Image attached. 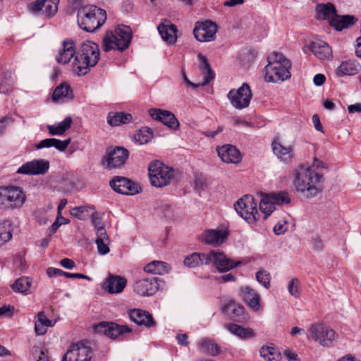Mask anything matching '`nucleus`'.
Wrapping results in <instances>:
<instances>
[{"label":"nucleus","instance_id":"1","mask_svg":"<svg viewBox=\"0 0 361 361\" xmlns=\"http://www.w3.org/2000/svg\"><path fill=\"white\" fill-rule=\"evenodd\" d=\"M324 169H327L326 165L317 157L310 166L300 165L293 171L295 190L307 198L316 197L322 191L324 174L322 170Z\"/></svg>","mask_w":361,"mask_h":361},{"label":"nucleus","instance_id":"2","mask_svg":"<svg viewBox=\"0 0 361 361\" xmlns=\"http://www.w3.org/2000/svg\"><path fill=\"white\" fill-rule=\"evenodd\" d=\"M106 20V11L94 5H86L78 11V24L87 32H92L99 29Z\"/></svg>","mask_w":361,"mask_h":361},{"label":"nucleus","instance_id":"3","mask_svg":"<svg viewBox=\"0 0 361 361\" xmlns=\"http://www.w3.org/2000/svg\"><path fill=\"white\" fill-rule=\"evenodd\" d=\"M100 52L97 44L84 42L72 61L73 68H93L99 60Z\"/></svg>","mask_w":361,"mask_h":361},{"label":"nucleus","instance_id":"4","mask_svg":"<svg viewBox=\"0 0 361 361\" xmlns=\"http://www.w3.org/2000/svg\"><path fill=\"white\" fill-rule=\"evenodd\" d=\"M148 171L150 183L157 188L168 185L175 176L173 168L159 161L151 162L148 166Z\"/></svg>","mask_w":361,"mask_h":361},{"label":"nucleus","instance_id":"5","mask_svg":"<svg viewBox=\"0 0 361 361\" xmlns=\"http://www.w3.org/2000/svg\"><path fill=\"white\" fill-rule=\"evenodd\" d=\"M131 33L127 27L116 29L115 32H107L103 39V49L109 51L111 49L123 51L126 49L131 42Z\"/></svg>","mask_w":361,"mask_h":361},{"label":"nucleus","instance_id":"6","mask_svg":"<svg viewBox=\"0 0 361 361\" xmlns=\"http://www.w3.org/2000/svg\"><path fill=\"white\" fill-rule=\"evenodd\" d=\"M236 212L249 224H255L259 219L257 202L252 195H245L234 204Z\"/></svg>","mask_w":361,"mask_h":361},{"label":"nucleus","instance_id":"7","mask_svg":"<svg viewBox=\"0 0 361 361\" xmlns=\"http://www.w3.org/2000/svg\"><path fill=\"white\" fill-rule=\"evenodd\" d=\"M25 196L19 187L8 186L0 188V205L7 209L20 207Z\"/></svg>","mask_w":361,"mask_h":361},{"label":"nucleus","instance_id":"8","mask_svg":"<svg viewBox=\"0 0 361 361\" xmlns=\"http://www.w3.org/2000/svg\"><path fill=\"white\" fill-rule=\"evenodd\" d=\"M227 97L233 107L243 109L249 106L252 94L250 86L243 83L238 90H231Z\"/></svg>","mask_w":361,"mask_h":361},{"label":"nucleus","instance_id":"9","mask_svg":"<svg viewBox=\"0 0 361 361\" xmlns=\"http://www.w3.org/2000/svg\"><path fill=\"white\" fill-rule=\"evenodd\" d=\"M309 337L323 346H329L335 339L336 332L324 324L317 323L309 329Z\"/></svg>","mask_w":361,"mask_h":361},{"label":"nucleus","instance_id":"10","mask_svg":"<svg viewBox=\"0 0 361 361\" xmlns=\"http://www.w3.org/2000/svg\"><path fill=\"white\" fill-rule=\"evenodd\" d=\"M129 156L128 151L121 147L109 150L102 159V164L107 170L119 168L123 166Z\"/></svg>","mask_w":361,"mask_h":361},{"label":"nucleus","instance_id":"11","mask_svg":"<svg viewBox=\"0 0 361 361\" xmlns=\"http://www.w3.org/2000/svg\"><path fill=\"white\" fill-rule=\"evenodd\" d=\"M207 259L206 264H213L220 272L228 271L241 264L240 261L235 262L227 258L224 252L217 250H212L207 253Z\"/></svg>","mask_w":361,"mask_h":361},{"label":"nucleus","instance_id":"12","mask_svg":"<svg viewBox=\"0 0 361 361\" xmlns=\"http://www.w3.org/2000/svg\"><path fill=\"white\" fill-rule=\"evenodd\" d=\"M92 349L84 343L72 344L63 357L61 361H90Z\"/></svg>","mask_w":361,"mask_h":361},{"label":"nucleus","instance_id":"13","mask_svg":"<svg viewBox=\"0 0 361 361\" xmlns=\"http://www.w3.org/2000/svg\"><path fill=\"white\" fill-rule=\"evenodd\" d=\"M110 186L115 192L126 195H134L141 191L139 184L121 176H116L112 179L110 181Z\"/></svg>","mask_w":361,"mask_h":361},{"label":"nucleus","instance_id":"14","mask_svg":"<svg viewBox=\"0 0 361 361\" xmlns=\"http://www.w3.org/2000/svg\"><path fill=\"white\" fill-rule=\"evenodd\" d=\"M160 279L157 276L143 278L134 283L133 290L140 296H152L160 288Z\"/></svg>","mask_w":361,"mask_h":361},{"label":"nucleus","instance_id":"15","mask_svg":"<svg viewBox=\"0 0 361 361\" xmlns=\"http://www.w3.org/2000/svg\"><path fill=\"white\" fill-rule=\"evenodd\" d=\"M131 331L128 326L118 325L114 322H102L94 326L96 333L104 334L111 339L119 338Z\"/></svg>","mask_w":361,"mask_h":361},{"label":"nucleus","instance_id":"16","mask_svg":"<svg viewBox=\"0 0 361 361\" xmlns=\"http://www.w3.org/2000/svg\"><path fill=\"white\" fill-rule=\"evenodd\" d=\"M216 31V25L212 21L207 20L203 23H196L193 34L200 42H209L214 39Z\"/></svg>","mask_w":361,"mask_h":361},{"label":"nucleus","instance_id":"17","mask_svg":"<svg viewBox=\"0 0 361 361\" xmlns=\"http://www.w3.org/2000/svg\"><path fill=\"white\" fill-rule=\"evenodd\" d=\"M49 169V162L45 159H34L23 164L18 170L20 174L35 176L46 173Z\"/></svg>","mask_w":361,"mask_h":361},{"label":"nucleus","instance_id":"18","mask_svg":"<svg viewBox=\"0 0 361 361\" xmlns=\"http://www.w3.org/2000/svg\"><path fill=\"white\" fill-rule=\"evenodd\" d=\"M148 114L152 118L161 122L170 129L176 130L179 128L180 123L178 120L175 115L169 111L161 109H149Z\"/></svg>","mask_w":361,"mask_h":361},{"label":"nucleus","instance_id":"19","mask_svg":"<svg viewBox=\"0 0 361 361\" xmlns=\"http://www.w3.org/2000/svg\"><path fill=\"white\" fill-rule=\"evenodd\" d=\"M305 53H312L320 60L329 59L332 56V51L329 44L322 40H316L303 47Z\"/></svg>","mask_w":361,"mask_h":361},{"label":"nucleus","instance_id":"20","mask_svg":"<svg viewBox=\"0 0 361 361\" xmlns=\"http://www.w3.org/2000/svg\"><path fill=\"white\" fill-rule=\"evenodd\" d=\"M76 55L74 41L71 39H66L62 42L61 47L56 56V60L57 63L66 65L71 61L72 62Z\"/></svg>","mask_w":361,"mask_h":361},{"label":"nucleus","instance_id":"21","mask_svg":"<svg viewBox=\"0 0 361 361\" xmlns=\"http://www.w3.org/2000/svg\"><path fill=\"white\" fill-rule=\"evenodd\" d=\"M228 235V232L222 229H208L201 236V241L204 244L218 246L224 243Z\"/></svg>","mask_w":361,"mask_h":361},{"label":"nucleus","instance_id":"22","mask_svg":"<svg viewBox=\"0 0 361 361\" xmlns=\"http://www.w3.org/2000/svg\"><path fill=\"white\" fill-rule=\"evenodd\" d=\"M59 0H37L29 5V9L32 13L42 11L48 16L55 15L58 10Z\"/></svg>","mask_w":361,"mask_h":361},{"label":"nucleus","instance_id":"23","mask_svg":"<svg viewBox=\"0 0 361 361\" xmlns=\"http://www.w3.org/2000/svg\"><path fill=\"white\" fill-rule=\"evenodd\" d=\"M128 315L130 320L137 325H144L150 328L156 325L152 315L148 312L140 309H133L128 311Z\"/></svg>","mask_w":361,"mask_h":361},{"label":"nucleus","instance_id":"24","mask_svg":"<svg viewBox=\"0 0 361 361\" xmlns=\"http://www.w3.org/2000/svg\"><path fill=\"white\" fill-rule=\"evenodd\" d=\"M221 160L226 163L238 164L241 160L240 151L231 145H224L217 149Z\"/></svg>","mask_w":361,"mask_h":361},{"label":"nucleus","instance_id":"25","mask_svg":"<svg viewBox=\"0 0 361 361\" xmlns=\"http://www.w3.org/2000/svg\"><path fill=\"white\" fill-rule=\"evenodd\" d=\"M267 65L265 68H291L292 63L283 54L274 51L269 54L267 58Z\"/></svg>","mask_w":361,"mask_h":361},{"label":"nucleus","instance_id":"26","mask_svg":"<svg viewBox=\"0 0 361 361\" xmlns=\"http://www.w3.org/2000/svg\"><path fill=\"white\" fill-rule=\"evenodd\" d=\"M126 283V280L121 276L109 275L104 284V288L109 293H119L123 291Z\"/></svg>","mask_w":361,"mask_h":361},{"label":"nucleus","instance_id":"27","mask_svg":"<svg viewBox=\"0 0 361 361\" xmlns=\"http://www.w3.org/2000/svg\"><path fill=\"white\" fill-rule=\"evenodd\" d=\"M244 301L254 311H257L260 307V295L249 286L240 288Z\"/></svg>","mask_w":361,"mask_h":361},{"label":"nucleus","instance_id":"28","mask_svg":"<svg viewBox=\"0 0 361 361\" xmlns=\"http://www.w3.org/2000/svg\"><path fill=\"white\" fill-rule=\"evenodd\" d=\"M274 154L285 163H289L293 158V149L292 147H285L278 141H274L271 144Z\"/></svg>","mask_w":361,"mask_h":361},{"label":"nucleus","instance_id":"29","mask_svg":"<svg viewBox=\"0 0 361 361\" xmlns=\"http://www.w3.org/2000/svg\"><path fill=\"white\" fill-rule=\"evenodd\" d=\"M290 75L289 69H266L264 80L267 82L280 83Z\"/></svg>","mask_w":361,"mask_h":361},{"label":"nucleus","instance_id":"30","mask_svg":"<svg viewBox=\"0 0 361 361\" xmlns=\"http://www.w3.org/2000/svg\"><path fill=\"white\" fill-rule=\"evenodd\" d=\"M197 349L201 353L211 356H216L221 351L215 341L209 338H202L197 343Z\"/></svg>","mask_w":361,"mask_h":361},{"label":"nucleus","instance_id":"31","mask_svg":"<svg viewBox=\"0 0 361 361\" xmlns=\"http://www.w3.org/2000/svg\"><path fill=\"white\" fill-rule=\"evenodd\" d=\"M257 56V51L254 49L245 48L240 50L237 58V65L250 67L254 65Z\"/></svg>","mask_w":361,"mask_h":361},{"label":"nucleus","instance_id":"32","mask_svg":"<svg viewBox=\"0 0 361 361\" xmlns=\"http://www.w3.org/2000/svg\"><path fill=\"white\" fill-rule=\"evenodd\" d=\"M182 76L185 83L188 87H191L192 89H196L200 86H205L209 84L211 81H212L215 78V73L212 69H202V75L204 77V80L201 82H191L187 77L185 73L182 71L181 72Z\"/></svg>","mask_w":361,"mask_h":361},{"label":"nucleus","instance_id":"33","mask_svg":"<svg viewBox=\"0 0 361 361\" xmlns=\"http://www.w3.org/2000/svg\"><path fill=\"white\" fill-rule=\"evenodd\" d=\"M159 32L165 42L169 44H173L176 42L177 39V28L173 24H160L158 26Z\"/></svg>","mask_w":361,"mask_h":361},{"label":"nucleus","instance_id":"34","mask_svg":"<svg viewBox=\"0 0 361 361\" xmlns=\"http://www.w3.org/2000/svg\"><path fill=\"white\" fill-rule=\"evenodd\" d=\"M73 98V93L68 83H62L56 87L54 91L52 99L54 101L66 102Z\"/></svg>","mask_w":361,"mask_h":361},{"label":"nucleus","instance_id":"35","mask_svg":"<svg viewBox=\"0 0 361 361\" xmlns=\"http://www.w3.org/2000/svg\"><path fill=\"white\" fill-rule=\"evenodd\" d=\"M226 327L231 334L241 339H249L255 336L254 331L250 328H244L234 323L228 324Z\"/></svg>","mask_w":361,"mask_h":361},{"label":"nucleus","instance_id":"36","mask_svg":"<svg viewBox=\"0 0 361 361\" xmlns=\"http://www.w3.org/2000/svg\"><path fill=\"white\" fill-rule=\"evenodd\" d=\"M132 115L124 112H110L107 116V122L111 126H118L128 123L132 120Z\"/></svg>","mask_w":361,"mask_h":361},{"label":"nucleus","instance_id":"37","mask_svg":"<svg viewBox=\"0 0 361 361\" xmlns=\"http://www.w3.org/2000/svg\"><path fill=\"white\" fill-rule=\"evenodd\" d=\"M355 18L352 16H336L331 19V25L334 27L336 30L341 31L343 29L348 28L355 22Z\"/></svg>","mask_w":361,"mask_h":361},{"label":"nucleus","instance_id":"38","mask_svg":"<svg viewBox=\"0 0 361 361\" xmlns=\"http://www.w3.org/2000/svg\"><path fill=\"white\" fill-rule=\"evenodd\" d=\"M14 78L12 72L9 70L3 71L0 74V92L9 94L13 90Z\"/></svg>","mask_w":361,"mask_h":361},{"label":"nucleus","instance_id":"39","mask_svg":"<svg viewBox=\"0 0 361 361\" xmlns=\"http://www.w3.org/2000/svg\"><path fill=\"white\" fill-rule=\"evenodd\" d=\"M170 270L169 265L162 261H153L147 264L144 271L153 274L163 275L167 274Z\"/></svg>","mask_w":361,"mask_h":361},{"label":"nucleus","instance_id":"40","mask_svg":"<svg viewBox=\"0 0 361 361\" xmlns=\"http://www.w3.org/2000/svg\"><path fill=\"white\" fill-rule=\"evenodd\" d=\"M207 253L193 252L185 257L184 264L189 268H195L200 265L206 264Z\"/></svg>","mask_w":361,"mask_h":361},{"label":"nucleus","instance_id":"41","mask_svg":"<svg viewBox=\"0 0 361 361\" xmlns=\"http://www.w3.org/2000/svg\"><path fill=\"white\" fill-rule=\"evenodd\" d=\"M72 118L70 116L66 117L63 121L55 125H49L47 129L49 133L51 135H61L68 129L71 128Z\"/></svg>","mask_w":361,"mask_h":361},{"label":"nucleus","instance_id":"42","mask_svg":"<svg viewBox=\"0 0 361 361\" xmlns=\"http://www.w3.org/2000/svg\"><path fill=\"white\" fill-rule=\"evenodd\" d=\"M31 284L32 280L30 278L23 276L16 280L14 283L12 284L11 288L15 292L28 294Z\"/></svg>","mask_w":361,"mask_h":361},{"label":"nucleus","instance_id":"43","mask_svg":"<svg viewBox=\"0 0 361 361\" xmlns=\"http://www.w3.org/2000/svg\"><path fill=\"white\" fill-rule=\"evenodd\" d=\"M317 11L323 16L324 19L329 20L330 25L331 24V19L337 14L336 8L331 3L318 4Z\"/></svg>","mask_w":361,"mask_h":361},{"label":"nucleus","instance_id":"44","mask_svg":"<svg viewBox=\"0 0 361 361\" xmlns=\"http://www.w3.org/2000/svg\"><path fill=\"white\" fill-rule=\"evenodd\" d=\"M227 308L231 312L233 319L237 322H243L245 319V309L243 306L235 302H231Z\"/></svg>","mask_w":361,"mask_h":361},{"label":"nucleus","instance_id":"45","mask_svg":"<svg viewBox=\"0 0 361 361\" xmlns=\"http://www.w3.org/2000/svg\"><path fill=\"white\" fill-rule=\"evenodd\" d=\"M153 137V131L150 128L143 127L135 135V140L140 145L148 143Z\"/></svg>","mask_w":361,"mask_h":361},{"label":"nucleus","instance_id":"46","mask_svg":"<svg viewBox=\"0 0 361 361\" xmlns=\"http://www.w3.org/2000/svg\"><path fill=\"white\" fill-rule=\"evenodd\" d=\"M260 355L267 361H279L281 354L274 347L262 346L259 350Z\"/></svg>","mask_w":361,"mask_h":361},{"label":"nucleus","instance_id":"47","mask_svg":"<svg viewBox=\"0 0 361 361\" xmlns=\"http://www.w3.org/2000/svg\"><path fill=\"white\" fill-rule=\"evenodd\" d=\"M259 209L264 214V219H267L275 209L274 202L269 200L267 195H264L259 203Z\"/></svg>","mask_w":361,"mask_h":361},{"label":"nucleus","instance_id":"48","mask_svg":"<svg viewBox=\"0 0 361 361\" xmlns=\"http://www.w3.org/2000/svg\"><path fill=\"white\" fill-rule=\"evenodd\" d=\"M269 200H271L274 206L281 205L283 204H287L290 202V198L287 192L281 191L279 192L275 193L272 192L270 194H267Z\"/></svg>","mask_w":361,"mask_h":361},{"label":"nucleus","instance_id":"49","mask_svg":"<svg viewBox=\"0 0 361 361\" xmlns=\"http://www.w3.org/2000/svg\"><path fill=\"white\" fill-rule=\"evenodd\" d=\"M12 238L11 225L5 221L0 224V246L9 241Z\"/></svg>","mask_w":361,"mask_h":361},{"label":"nucleus","instance_id":"50","mask_svg":"<svg viewBox=\"0 0 361 361\" xmlns=\"http://www.w3.org/2000/svg\"><path fill=\"white\" fill-rule=\"evenodd\" d=\"M256 279L264 288H269L271 276L269 272L265 270H259L256 273Z\"/></svg>","mask_w":361,"mask_h":361},{"label":"nucleus","instance_id":"51","mask_svg":"<svg viewBox=\"0 0 361 361\" xmlns=\"http://www.w3.org/2000/svg\"><path fill=\"white\" fill-rule=\"evenodd\" d=\"M300 281L297 278L293 279L288 283V290L290 294L295 298H298L300 295L299 290Z\"/></svg>","mask_w":361,"mask_h":361},{"label":"nucleus","instance_id":"52","mask_svg":"<svg viewBox=\"0 0 361 361\" xmlns=\"http://www.w3.org/2000/svg\"><path fill=\"white\" fill-rule=\"evenodd\" d=\"M71 142V139L70 137L64 140L53 138L51 147H55L59 151L63 152L66 149Z\"/></svg>","mask_w":361,"mask_h":361},{"label":"nucleus","instance_id":"53","mask_svg":"<svg viewBox=\"0 0 361 361\" xmlns=\"http://www.w3.org/2000/svg\"><path fill=\"white\" fill-rule=\"evenodd\" d=\"M110 240H95V243L97 247L98 252L104 255L109 252V245Z\"/></svg>","mask_w":361,"mask_h":361},{"label":"nucleus","instance_id":"54","mask_svg":"<svg viewBox=\"0 0 361 361\" xmlns=\"http://www.w3.org/2000/svg\"><path fill=\"white\" fill-rule=\"evenodd\" d=\"M69 220L62 216L61 214H57L55 221L51 226V232L55 233L61 225L67 224Z\"/></svg>","mask_w":361,"mask_h":361},{"label":"nucleus","instance_id":"55","mask_svg":"<svg viewBox=\"0 0 361 361\" xmlns=\"http://www.w3.org/2000/svg\"><path fill=\"white\" fill-rule=\"evenodd\" d=\"M87 211V207L86 206H80L74 207L71 214L73 216L77 217L80 219H83V213Z\"/></svg>","mask_w":361,"mask_h":361},{"label":"nucleus","instance_id":"56","mask_svg":"<svg viewBox=\"0 0 361 361\" xmlns=\"http://www.w3.org/2000/svg\"><path fill=\"white\" fill-rule=\"evenodd\" d=\"M37 321H38V324H43L46 327L52 326L54 325L52 322L47 317L44 312H39L38 313Z\"/></svg>","mask_w":361,"mask_h":361},{"label":"nucleus","instance_id":"57","mask_svg":"<svg viewBox=\"0 0 361 361\" xmlns=\"http://www.w3.org/2000/svg\"><path fill=\"white\" fill-rule=\"evenodd\" d=\"M47 274L49 277H54V276H63L66 277V272L60 269L49 267L47 269Z\"/></svg>","mask_w":361,"mask_h":361},{"label":"nucleus","instance_id":"58","mask_svg":"<svg viewBox=\"0 0 361 361\" xmlns=\"http://www.w3.org/2000/svg\"><path fill=\"white\" fill-rule=\"evenodd\" d=\"M336 75L342 77L343 75H354L357 73V69H336Z\"/></svg>","mask_w":361,"mask_h":361},{"label":"nucleus","instance_id":"59","mask_svg":"<svg viewBox=\"0 0 361 361\" xmlns=\"http://www.w3.org/2000/svg\"><path fill=\"white\" fill-rule=\"evenodd\" d=\"M97 229V238L96 240H108L109 238L106 233V229L104 226H99Z\"/></svg>","mask_w":361,"mask_h":361},{"label":"nucleus","instance_id":"60","mask_svg":"<svg viewBox=\"0 0 361 361\" xmlns=\"http://www.w3.org/2000/svg\"><path fill=\"white\" fill-rule=\"evenodd\" d=\"M360 64L355 59L343 61L338 68H357Z\"/></svg>","mask_w":361,"mask_h":361},{"label":"nucleus","instance_id":"61","mask_svg":"<svg viewBox=\"0 0 361 361\" xmlns=\"http://www.w3.org/2000/svg\"><path fill=\"white\" fill-rule=\"evenodd\" d=\"M288 228L286 222L284 223L279 222L274 228V232L276 235H281L284 233Z\"/></svg>","mask_w":361,"mask_h":361},{"label":"nucleus","instance_id":"62","mask_svg":"<svg viewBox=\"0 0 361 361\" xmlns=\"http://www.w3.org/2000/svg\"><path fill=\"white\" fill-rule=\"evenodd\" d=\"M14 311V307L12 305H3L0 307V316L1 315H8L11 316Z\"/></svg>","mask_w":361,"mask_h":361},{"label":"nucleus","instance_id":"63","mask_svg":"<svg viewBox=\"0 0 361 361\" xmlns=\"http://www.w3.org/2000/svg\"><path fill=\"white\" fill-rule=\"evenodd\" d=\"M53 138H47L41 140L36 145V148L39 149L42 148H49L51 147Z\"/></svg>","mask_w":361,"mask_h":361},{"label":"nucleus","instance_id":"64","mask_svg":"<svg viewBox=\"0 0 361 361\" xmlns=\"http://www.w3.org/2000/svg\"><path fill=\"white\" fill-rule=\"evenodd\" d=\"M312 247L314 250L319 251L323 248V243L321 238L318 236H316L312 238Z\"/></svg>","mask_w":361,"mask_h":361}]
</instances>
